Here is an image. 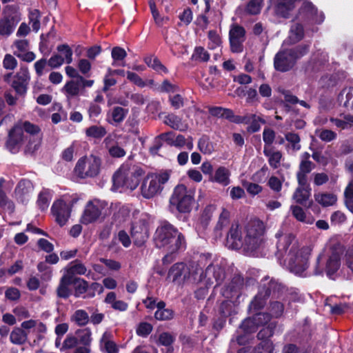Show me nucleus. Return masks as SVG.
<instances>
[{"instance_id":"f257e3e1","label":"nucleus","mask_w":353,"mask_h":353,"mask_svg":"<svg viewBox=\"0 0 353 353\" xmlns=\"http://www.w3.org/2000/svg\"><path fill=\"white\" fill-rule=\"evenodd\" d=\"M277 239L276 256L279 261L284 256L288 248L291 245L289 252L284 260L283 265L292 273L300 276H307V270L309 267V259L311 250L308 247L299 248L294 241V236L290 232H285L279 230L275 234ZM280 263L282 264L281 261Z\"/></svg>"},{"instance_id":"f03ea898","label":"nucleus","mask_w":353,"mask_h":353,"mask_svg":"<svg viewBox=\"0 0 353 353\" xmlns=\"http://www.w3.org/2000/svg\"><path fill=\"white\" fill-rule=\"evenodd\" d=\"M153 241L157 248L170 252H177L186 247L184 235L167 221L161 222L157 228Z\"/></svg>"},{"instance_id":"7ed1b4c3","label":"nucleus","mask_w":353,"mask_h":353,"mask_svg":"<svg viewBox=\"0 0 353 353\" xmlns=\"http://www.w3.org/2000/svg\"><path fill=\"white\" fill-rule=\"evenodd\" d=\"M310 46L309 43H303L292 48L279 50L274 59L276 70L285 72L292 70L296 61L308 53Z\"/></svg>"},{"instance_id":"20e7f679","label":"nucleus","mask_w":353,"mask_h":353,"mask_svg":"<svg viewBox=\"0 0 353 353\" xmlns=\"http://www.w3.org/2000/svg\"><path fill=\"white\" fill-rule=\"evenodd\" d=\"M265 228L263 221L254 219L245 227L243 251L249 255H254L263 243Z\"/></svg>"},{"instance_id":"39448f33","label":"nucleus","mask_w":353,"mask_h":353,"mask_svg":"<svg viewBox=\"0 0 353 353\" xmlns=\"http://www.w3.org/2000/svg\"><path fill=\"white\" fill-rule=\"evenodd\" d=\"M143 170L134 165L123 164L112 176L113 184L117 188L134 190L138 186Z\"/></svg>"},{"instance_id":"423d86ee","label":"nucleus","mask_w":353,"mask_h":353,"mask_svg":"<svg viewBox=\"0 0 353 353\" xmlns=\"http://www.w3.org/2000/svg\"><path fill=\"white\" fill-rule=\"evenodd\" d=\"M170 172L166 170L160 173L148 174L141 183V196L150 199L160 194L163 189V185L170 179Z\"/></svg>"},{"instance_id":"0eeeda50","label":"nucleus","mask_w":353,"mask_h":353,"mask_svg":"<svg viewBox=\"0 0 353 353\" xmlns=\"http://www.w3.org/2000/svg\"><path fill=\"white\" fill-rule=\"evenodd\" d=\"M193 202V192L183 184L178 185L170 198V209L172 212L176 210L180 213L190 212Z\"/></svg>"},{"instance_id":"6e6552de","label":"nucleus","mask_w":353,"mask_h":353,"mask_svg":"<svg viewBox=\"0 0 353 353\" xmlns=\"http://www.w3.org/2000/svg\"><path fill=\"white\" fill-rule=\"evenodd\" d=\"M101 165L100 157L93 154L84 156L77 161L74 172L81 179L94 178L99 175Z\"/></svg>"},{"instance_id":"1a4fd4ad","label":"nucleus","mask_w":353,"mask_h":353,"mask_svg":"<svg viewBox=\"0 0 353 353\" xmlns=\"http://www.w3.org/2000/svg\"><path fill=\"white\" fill-rule=\"evenodd\" d=\"M200 271L201 267L196 262H192L189 265L184 263H176L169 270L168 278L172 279V282L179 284L190 279L198 282V274Z\"/></svg>"},{"instance_id":"9d476101","label":"nucleus","mask_w":353,"mask_h":353,"mask_svg":"<svg viewBox=\"0 0 353 353\" xmlns=\"http://www.w3.org/2000/svg\"><path fill=\"white\" fill-rule=\"evenodd\" d=\"M340 266L341 254L339 252L333 250L327 258H325L323 253H321L316 258L313 274H322L325 270L327 276L332 278Z\"/></svg>"},{"instance_id":"9b49d317","label":"nucleus","mask_w":353,"mask_h":353,"mask_svg":"<svg viewBox=\"0 0 353 353\" xmlns=\"http://www.w3.org/2000/svg\"><path fill=\"white\" fill-rule=\"evenodd\" d=\"M107 202L99 199L89 201L81 218V223L88 225L98 220L101 216L103 210L107 207Z\"/></svg>"},{"instance_id":"f8f14e48","label":"nucleus","mask_w":353,"mask_h":353,"mask_svg":"<svg viewBox=\"0 0 353 353\" xmlns=\"http://www.w3.org/2000/svg\"><path fill=\"white\" fill-rule=\"evenodd\" d=\"M224 269L218 263L210 264L206 268L205 272L201 268L200 273L198 274V282L205 280L208 285H212L214 280L216 282V285H219L225 279Z\"/></svg>"},{"instance_id":"ddd939ff","label":"nucleus","mask_w":353,"mask_h":353,"mask_svg":"<svg viewBox=\"0 0 353 353\" xmlns=\"http://www.w3.org/2000/svg\"><path fill=\"white\" fill-rule=\"evenodd\" d=\"M72 205L62 199L55 201L51 208V212L60 226L66 224L70 216Z\"/></svg>"},{"instance_id":"4468645a","label":"nucleus","mask_w":353,"mask_h":353,"mask_svg":"<svg viewBox=\"0 0 353 353\" xmlns=\"http://www.w3.org/2000/svg\"><path fill=\"white\" fill-rule=\"evenodd\" d=\"M24 139L22 126L21 124H17L9 132L6 148L12 153H17L23 145Z\"/></svg>"},{"instance_id":"2eb2a0df","label":"nucleus","mask_w":353,"mask_h":353,"mask_svg":"<svg viewBox=\"0 0 353 353\" xmlns=\"http://www.w3.org/2000/svg\"><path fill=\"white\" fill-rule=\"evenodd\" d=\"M30 79L27 68H21L16 74L12 83V87L19 96H25Z\"/></svg>"},{"instance_id":"dca6fc26","label":"nucleus","mask_w":353,"mask_h":353,"mask_svg":"<svg viewBox=\"0 0 353 353\" xmlns=\"http://www.w3.org/2000/svg\"><path fill=\"white\" fill-rule=\"evenodd\" d=\"M226 245L232 250H243V237L238 223L231 225L226 237Z\"/></svg>"},{"instance_id":"f3484780","label":"nucleus","mask_w":353,"mask_h":353,"mask_svg":"<svg viewBox=\"0 0 353 353\" xmlns=\"http://www.w3.org/2000/svg\"><path fill=\"white\" fill-rule=\"evenodd\" d=\"M33 190L34 186L30 180H21L14 190L16 199L21 203H28L32 197Z\"/></svg>"},{"instance_id":"a211bd4d","label":"nucleus","mask_w":353,"mask_h":353,"mask_svg":"<svg viewBox=\"0 0 353 353\" xmlns=\"http://www.w3.org/2000/svg\"><path fill=\"white\" fill-rule=\"evenodd\" d=\"M149 237V230L146 224L137 223L131 228V238L137 246H142Z\"/></svg>"},{"instance_id":"6ab92c4d","label":"nucleus","mask_w":353,"mask_h":353,"mask_svg":"<svg viewBox=\"0 0 353 353\" xmlns=\"http://www.w3.org/2000/svg\"><path fill=\"white\" fill-rule=\"evenodd\" d=\"M243 285V278L239 276L233 277L230 283L222 290V296L225 299L238 298L240 295V290Z\"/></svg>"},{"instance_id":"aec40b11","label":"nucleus","mask_w":353,"mask_h":353,"mask_svg":"<svg viewBox=\"0 0 353 353\" xmlns=\"http://www.w3.org/2000/svg\"><path fill=\"white\" fill-rule=\"evenodd\" d=\"M260 288L268 294V296L272 294L278 296L284 290V287L274 279H270L269 277H265L261 281Z\"/></svg>"},{"instance_id":"412c9836","label":"nucleus","mask_w":353,"mask_h":353,"mask_svg":"<svg viewBox=\"0 0 353 353\" xmlns=\"http://www.w3.org/2000/svg\"><path fill=\"white\" fill-rule=\"evenodd\" d=\"M300 13H304L308 19L312 20L316 23H321L324 21L323 12H318L316 8L310 2H305L300 9Z\"/></svg>"},{"instance_id":"4be33fe9","label":"nucleus","mask_w":353,"mask_h":353,"mask_svg":"<svg viewBox=\"0 0 353 353\" xmlns=\"http://www.w3.org/2000/svg\"><path fill=\"white\" fill-rule=\"evenodd\" d=\"M315 168V164L311 161H301L299 170L296 173V179L299 185H306L307 182V174Z\"/></svg>"},{"instance_id":"5701e85b","label":"nucleus","mask_w":353,"mask_h":353,"mask_svg":"<svg viewBox=\"0 0 353 353\" xmlns=\"http://www.w3.org/2000/svg\"><path fill=\"white\" fill-rule=\"evenodd\" d=\"M100 350L104 353H119L117 345L112 341V334L105 332L100 339Z\"/></svg>"},{"instance_id":"b1692460","label":"nucleus","mask_w":353,"mask_h":353,"mask_svg":"<svg viewBox=\"0 0 353 353\" xmlns=\"http://www.w3.org/2000/svg\"><path fill=\"white\" fill-rule=\"evenodd\" d=\"M62 92L68 101L78 97L82 92L79 79H73L66 82L62 88Z\"/></svg>"},{"instance_id":"393cba45","label":"nucleus","mask_w":353,"mask_h":353,"mask_svg":"<svg viewBox=\"0 0 353 353\" xmlns=\"http://www.w3.org/2000/svg\"><path fill=\"white\" fill-rule=\"evenodd\" d=\"M19 19H14L9 16L2 17L0 19V35L10 36L14 30Z\"/></svg>"},{"instance_id":"a878e982","label":"nucleus","mask_w":353,"mask_h":353,"mask_svg":"<svg viewBox=\"0 0 353 353\" xmlns=\"http://www.w3.org/2000/svg\"><path fill=\"white\" fill-rule=\"evenodd\" d=\"M230 170L225 167L220 166L216 170L214 174L210 177L209 180L226 186L230 183Z\"/></svg>"},{"instance_id":"bb28decb","label":"nucleus","mask_w":353,"mask_h":353,"mask_svg":"<svg viewBox=\"0 0 353 353\" xmlns=\"http://www.w3.org/2000/svg\"><path fill=\"white\" fill-rule=\"evenodd\" d=\"M86 267L79 260H74L65 268L64 275L74 281L77 278L74 276L76 274L83 275L86 273Z\"/></svg>"},{"instance_id":"cd10ccee","label":"nucleus","mask_w":353,"mask_h":353,"mask_svg":"<svg viewBox=\"0 0 353 353\" xmlns=\"http://www.w3.org/2000/svg\"><path fill=\"white\" fill-rule=\"evenodd\" d=\"M297 0H279L276 7V14L283 18H289L295 8Z\"/></svg>"},{"instance_id":"c85d7f7f","label":"nucleus","mask_w":353,"mask_h":353,"mask_svg":"<svg viewBox=\"0 0 353 353\" xmlns=\"http://www.w3.org/2000/svg\"><path fill=\"white\" fill-rule=\"evenodd\" d=\"M311 188L309 185H299L293 194V199L299 204L305 205L310 196Z\"/></svg>"},{"instance_id":"c756f323","label":"nucleus","mask_w":353,"mask_h":353,"mask_svg":"<svg viewBox=\"0 0 353 353\" xmlns=\"http://www.w3.org/2000/svg\"><path fill=\"white\" fill-rule=\"evenodd\" d=\"M72 283L73 281L70 277L63 274L56 290L57 296L61 299H68L72 293L70 286L72 285Z\"/></svg>"},{"instance_id":"7c9ffc66","label":"nucleus","mask_w":353,"mask_h":353,"mask_svg":"<svg viewBox=\"0 0 353 353\" xmlns=\"http://www.w3.org/2000/svg\"><path fill=\"white\" fill-rule=\"evenodd\" d=\"M104 143L108 154L112 158H121L125 156L126 151L123 144L118 142L110 143L109 137L105 139Z\"/></svg>"},{"instance_id":"2f4dec72","label":"nucleus","mask_w":353,"mask_h":353,"mask_svg":"<svg viewBox=\"0 0 353 353\" xmlns=\"http://www.w3.org/2000/svg\"><path fill=\"white\" fill-rule=\"evenodd\" d=\"M264 155L268 159V163L273 169H276L280 166L281 161L283 158V154L281 151L274 150L267 146L263 149Z\"/></svg>"},{"instance_id":"473e14b6","label":"nucleus","mask_w":353,"mask_h":353,"mask_svg":"<svg viewBox=\"0 0 353 353\" xmlns=\"http://www.w3.org/2000/svg\"><path fill=\"white\" fill-rule=\"evenodd\" d=\"M230 213L225 208H223L214 228V232L216 237L222 236V230L230 225Z\"/></svg>"},{"instance_id":"72a5a7b5","label":"nucleus","mask_w":353,"mask_h":353,"mask_svg":"<svg viewBox=\"0 0 353 353\" xmlns=\"http://www.w3.org/2000/svg\"><path fill=\"white\" fill-rule=\"evenodd\" d=\"M28 339V332L19 327H15L10 334V341L17 345H24Z\"/></svg>"},{"instance_id":"f704fd0d","label":"nucleus","mask_w":353,"mask_h":353,"mask_svg":"<svg viewBox=\"0 0 353 353\" xmlns=\"http://www.w3.org/2000/svg\"><path fill=\"white\" fill-rule=\"evenodd\" d=\"M21 125L23 128V132L25 131L27 134H29L30 136H32L34 139H36L35 144L33 147V149L36 150L39 145L41 139L39 128L37 125H35L28 121H26Z\"/></svg>"},{"instance_id":"c9c22d12","label":"nucleus","mask_w":353,"mask_h":353,"mask_svg":"<svg viewBox=\"0 0 353 353\" xmlns=\"http://www.w3.org/2000/svg\"><path fill=\"white\" fill-rule=\"evenodd\" d=\"M339 101L348 110H353V87L345 88L340 92Z\"/></svg>"},{"instance_id":"e433bc0d","label":"nucleus","mask_w":353,"mask_h":353,"mask_svg":"<svg viewBox=\"0 0 353 353\" xmlns=\"http://www.w3.org/2000/svg\"><path fill=\"white\" fill-rule=\"evenodd\" d=\"M164 123L174 130L182 132L185 131L188 128L186 123L182 122L181 118L173 114H168L165 117Z\"/></svg>"},{"instance_id":"4c0bfd02","label":"nucleus","mask_w":353,"mask_h":353,"mask_svg":"<svg viewBox=\"0 0 353 353\" xmlns=\"http://www.w3.org/2000/svg\"><path fill=\"white\" fill-rule=\"evenodd\" d=\"M315 201L323 207L334 205L337 201V196L333 193L314 194Z\"/></svg>"},{"instance_id":"58836bf2","label":"nucleus","mask_w":353,"mask_h":353,"mask_svg":"<svg viewBox=\"0 0 353 353\" xmlns=\"http://www.w3.org/2000/svg\"><path fill=\"white\" fill-rule=\"evenodd\" d=\"M144 62L147 65L159 74H168V70L163 65L160 60L154 55L147 56L144 58Z\"/></svg>"},{"instance_id":"ea45409f","label":"nucleus","mask_w":353,"mask_h":353,"mask_svg":"<svg viewBox=\"0 0 353 353\" xmlns=\"http://www.w3.org/2000/svg\"><path fill=\"white\" fill-rule=\"evenodd\" d=\"M232 299H225V300L221 301L219 307V313L222 316L227 317L237 312V305Z\"/></svg>"},{"instance_id":"a19ab883","label":"nucleus","mask_w":353,"mask_h":353,"mask_svg":"<svg viewBox=\"0 0 353 353\" xmlns=\"http://www.w3.org/2000/svg\"><path fill=\"white\" fill-rule=\"evenodd\" d=\"M304 36L303 26L299 23H294L292 25L288 36V40L290 43H296L301 41Z\"/></svg>"},{"instance_id":"79ce46f5","label":"nucleus","mask_w":353,"mask_h":353,"mask_svg":"<svg viewBox=\"0 0 353 353\" xmlns=\"http://www.w3.org/2000/svg\"><path fill=\"white\" fill-rule=\"evenodd\" d=\"M290 210L293 216L299 221L312 224L314 219L312 216H307L303 209L299 205H291Z\"/></svg>"},{"instance_id":"37998d69","label":"nucleus","mask_w":353,"mask_h":353,"mask_svg":"<svg viewBox=\"0 0 353 353\" xmlns=\"http://www.w3.org/2000/svg\"><path fill=\"white\" fill-rule=\"evenodd\" d=\"M52 197V191L50 189H43L38 196L37 205L41 210H46Z\"/></svg>"},{"instance_id":"c03bdc74","label":"nucleus","mask_w":353,"mask_h":353,"mask_svg":"<svg viewBox=\"0 0 353 353\" xmlns=\"http://www.w3.org/2000/svg\"><path fill=\"white\" fill-rule=\"evenodd\" d=\"M268 297V294L265 293L263 290L259 288L258 294L254 296L250 304V308L254 310L262 309L265 306Z\"/></svg>"},{"instance_id":"a18cd8bd","label":"nucleus","mask_w":353,"mask_h":353,"mask_svg":"<svg viewBox=\"0 0 353 353\" xmlns=\"http://www.w3.org/2000/svg\"><path fill=\"white\" fill-rule=\"evenodd\" d=\"M75 337L79 344L83 345H90L92 342V332L90 328L77 330L75 332Z\"/></svg>"},{"instance_id":"49530a36","label":"nucleus","mask_w":353,"mask_h":353,"mask_svg":"<svg viewBox=\"0 0 353 353\" xmlns=\"http://www.w3.org/2000/svg\"><path fill=\"white\" fill-rule=\"evenodd\" d=\"M128 113V109L123 108L120 106L113 107L110 112V115L113 122L109 121V123L111 124H118L121 123L127 116Z\"/></svg>"},{"instance_id":"de8ad7c7","label":"nucleus","mask_w":353,"mask_h":353,"mask_svg":"<svg viewBox=\"0 0 353 353\" xmlns=\"http://www.w3.org/2000/svg\"><path fill=\"white\" fill-rule=\"evenodd\" d=\"M276 327V323L274 321L270 322L268 325L263 326L257 334L258 339L261 341L269 340L273 336Z\"/></svg>"},{"instance_id":"09e8293b","label":"nucleus","mask_w":353,"mask_h":353,"mask_svg":"<svg viewBox=\"0 0 353 353\" xmlns=\"http://www.w3.org/2000/svg\"><path fill=\"white\" fill-rule=\"evenodd\" d=\"M342 119L331 117L330 121L337 128L344 130L347 128L351 124H353V115L341 114Z\"/></svg>"},{"instance_id":"8fccbe9b","label":"nucleus","mask_w":353,"mask_h":353,"mask_svg":"<svg viewBox=\"0 0 353 353\" xmlns=\"http://www.w3.org/2000/svg\"><path fill=\"white\" fill-rule=\"evenodd\" d=\"M106 133L105 128L102 125H92L85 130L86 136L94 139H101Z\"/></svg>"},{"instance_id":"3c124183","label":"nucleus","mask_w":353,"mask_h":353,"mask_svg":"<svg viewBox=\"0 0 353 353\" xmlns=\"http://www.w3.org/2000/svg\"><path fill=\"white\" fill-rule=\"evenodd\" d=\"M71 320L79 326H84L89 322V316L85 310H77L71 316Z\"/></svg>"},{"instance_id":"603ef678","label":"nucleus","mask_w":353,"mask_h":353,"mask_svg":"<svg viewBox=\"0 0 353 353\" xmlns=\"http://www.w3.org/2000/svg\"><path fill=\"white\" fill-rule=\"evenodd\" d=\"M198 148L203 154H210L214 151V146L207 136H203L198 141Z\"/></svg>"},{"instance_id":"864d4df0","label":"nucleus","mask_w":353,"mask_h":353,"mask_svg":"<svg viewBox=\"0 0 353 353\" xmlns=\"http://www.w3.org/2000/svg\"><path fill=\"white\" fill-rule=\"evenodd\" d=\"M72 285H74V295L76 297H79L86 292L89 288L88 283L81 278H76V279H74Z\"/></svg>"},{"instance_id":"5fc2aeb1","label":"nucleus","mask_w":353,"mask_h":353,"mask_svg":"<svg viewBox=\"0 0 353 353\" xmlns=\"http://www.w3.org/2000/svg\"><path fill=\"white\" fill-rule=\"evenodd\" d=\"M210 59V54L204 48L199 46L196 47L192 54L191 59L193 61L207 62Z\"/></svg>"},{"instance_id":"6e6d98bb","label":"nucleus","mask_w":353,"mask_h":353,"mask_svg":"<svg viewBox=\"0 0 353 353\" xmlns=\"http://www.w3.org/2000/svg\"><path fill=\"white\" fill-rule=\"evenodd\" d=\"M249 123L250 125L248 128V130L250 132H256L261 128L260 122L265 123V121L256 114H249Z\"/></svg>"},{"instance_id":"4d7b16f0","label":"nucleus","mask_w":353,"mask_h":353,"mask_svg":"<svg viewBox=\"0 0 353 353\" xmlns=\"http://www.w3.org/2000/svg\"><path fill=\"white\" fill-rule=\"evenodd\" d=\"M316 134L324 142H330L335 140L337 137V134L335 132L328 129L316 130Z\"/></svg>"},{"instance_id":"13d9d810","label":"nucleus","mask_w":353,"mask_h":353,"mask_svg":"<svg viewBox=\"0 0 353 353\" xmlns=\"http://www.w3.org/2000/svg\"><path fill=\"white\" fill-rule=\"evenodd\" d=\"M285 139L291 144V147L293 150L299 151L301 150V138L298 134L294 132H288L285 134Z\"/></svg>"},{"instance_id":"bf43d9fd","label":"nucleus","mask_w":353,"mask_h":353,"mask_svg":"<svg viewBox=\"0 0 353 353\" xmlns=\"http://www.w3.org/2000/svg\"><path fill=\"white\" fill-rule=\"evenodd\" d=\"M229 37L232 39L244 41L245 39V30L242 26L234 25L230 30Z\"/></svg>"},{"instance_id":"052dcab7","label":"nucleus","mask_w":353,"mask_h":353,"mask_svg":"<svg viewBox=\"0 0 353 353\" xmlns=\"http://www.w3.org/2000/svg\"><path fill=\"white\" fill-rule=\"evenodd\" d=\"M28 17L33 31L37 32L40 28L41 14L39 10L37 9L30 10Z\"/></svg>"},{"instance_id":"680f3d73","label":"nucleus","mask_w":353,"mask_h":353,"mask_svg":"<svg viewBox=\"0 0 353 353\" xmlns=\"http://www.w3.org/2000/svg\"><path fill=\"white\" fill-rule=\"evenodd\" d=\"M273 343L270 340L261 341L254 348V353H272Z\"/></svg>"},{"instance_id":"e2e57ef3","label":"nucleus","mask_w":353,"mask_h":353,"mask_svg":"<svg viewBox=\"0 0 353 353\" xmlns=\"http://www.w3.org/2000/svg\"><path fill=\"white\" fill-rule=\"evenodd\" d=\"M12 48L14 49V54L18 57L19 54L28 50L29 41L27 39H17L13 43Z\"/></svg>"},{"instance_id":"0e129e2a","label":"nucleus","mask_w":353,"mask_h":353,"mask_svg":"<svg viewBox=\"0 0 353 353\" xmlns=\"http://www.w3.org/2000/svg\"><path fill=\"white\" fill-rule=\"evenodd\" d=\"M59 52H60L64 58V62L70 64L72 62V50L67 44H61L57 48Z\"/></svg>"},{"instance_id":"69168bd1","label":"nucleus","mask_w":353,"mask_h":353,"mask_svg":"<svg viewBox=\"0 0 353 353\" xmlns=\"http://www.w3.org/2000/svg\"><path fill=\"white\" fill-rule=\"evenodd\" d=\"M0 207L10 212H13L14 210L13 202L8 199L3 188H0Z\"/></svg>"},{"instance_id":"338daca9","label":"nucleus","mask_w":353,"mask_h":353,"mask_svg":"<svg viewBox=\"0 0 353 353\" xmlns=\"http://www.w3.org/2000/svg\"><path fill=\"white\" fill-rule=\"evenodd\" d=\"M175 340V337L170 333L164 332L159 334L157 341V345L163 346H171Z\"/></svg>"},{"instance_id":"774afa93","label":"nucleus","mask_w":353,"mask_h":353,"mask_svg":"<svg viewBox=\"0 0 353 353\" xmlns=\"http://www.w3.org/2000/svg\"><path fill=\"white\" fill-rule=\"evenodd\" d=\"M79 344L74 335L68 334L64 339L62 347H61V351H66L77 347V345Z\"/></svg>"}]
</instances>
